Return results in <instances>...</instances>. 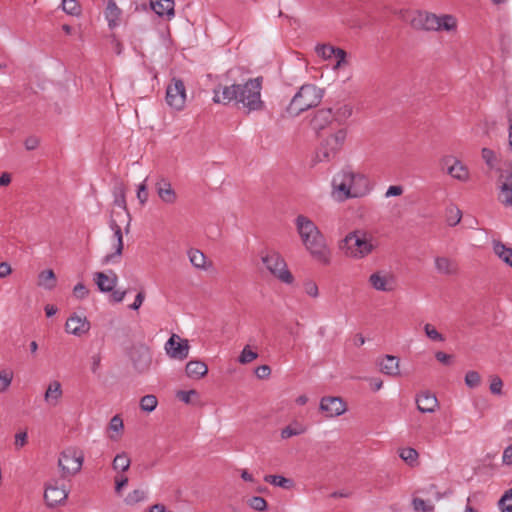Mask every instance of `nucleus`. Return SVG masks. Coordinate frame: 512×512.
Wrapping results in <instances>:
<instances>
[{"mask_svg":"<svg viewBox=\"0 0 512 512\" xmlns=\"http://www.w3.org/2000/svg\"><path fill=\"white\" fill-rule=\"evenodd\" d=\"M73 294L78 299H84L88 296L89 290L83 283H78L73 288Z\"/></svg>","mask_w":512,"mask_h":512,"instance_id":"4d7b16f0","label":"nucleus"},{"mask_svg":"<svg viewBox=\"0 0 512 512\" xmlns=\"http://www.w3.org/2000/svg\"><path fill=\"white\" fill-rule=\"evenodd\" d=\"M62 393L63 392H62L60 382L53 381L49 384V386L45 392V395H44L45 401L52 405H56L58 400L61 398Z\"/></svg>","mask_w":512,"mask_h":512,"instance_id":"cd10ccee","label":"nucleus"},{"mask_svg":"<svg viewBox=\"0 0 512 512\" xmlns=\"http://www.w3.org/2000/svg\"><path fill=\"white\" fill-rule=\"evenodd\" d=\"M412 505L414 510L417 512H434V506L426 503V501L421 498H414Z\"/></svg>","mask_w":512,"mask_h":512,"instance_id":"49530a36","label":"nucleus"},{"mask_svg":"<svg viewBox=\"0 0 512 512\" xmlns=\"http://www.w3.org/2000/svg\"><path fill=\"white\" fill-rule=\"evenodd\" d=\"M159 198L166 204H174L177 201V194L172 188L170 181L164 177L159 178L155 184Z\"/></svg>","mask_w":512,"mask_h":512,"instance_id":"dca6fc26","label":"nucleus"},{"mask_svg":"<svg viewBox=\"0 0 512 512\" xmlns=\"http://www.w3.org/2000/svg\"><path fill=\"white\" fill-rule=\"evenodd\" d=\"M255 374L259 379H265L271 374V368L268 365H260L255 369Z\"/></svg>","mask_w":512,"mask_h":512,"instance_id":"680f3d73","label":"nucleus"},{"mask_svg":"<svg viewBox=\"0 0 512 512\" xmlns=\"http://www.w3.org/2000/svg\"><path fill=\"white\" fill-rule=\"evenodd\" d=\"M381 372L389 376H397L399 371V359L392 355H386L383 362L380 363Z\"/></svg>","mask_w":512,"mask_h":512,"instance_id":"bb28decb","label":"nucleus"},{"mask_svg":"<svg viewBox=\"0 0 512 512\" xmlns=\"http://www.w3.org/2000/svg\"><path fill=\"white\" fill-rule=\"evenodd\" d=\"M502 386H503L502 380L498 376H495L492 379L491 384H490V391H491V393H493V394H501Z\"/></svg>","mask_w":512,"mask_h":512,"instance_id":"052dcab7","label":"nucleus"},{"mask_svg":"<svg viewBox=\"0 0 512 512\" xmlns=\"http://www.w3.org/2000/svg\"><path fill=\"white\" fill-rule=\"evenodd\" d=\"M493 249L499 258L512 267V248L506 247L502 242L497 241L494 243Z\"/></svg>","mask_w":512,"mask_h":512,"instance_id":"7c9ffc66","label":"nucleus"},{"mask_svg":"<svg viewBox=\"0 0 512 512\" xmlns=\"http://www.w3.org/2000/svg\"><path fill=\"white\" fill-rule=\"evenodd\" d=\"M438 16L429 12H417L411 19V26L416 30L439 31Z\"/></svg>","mask_w":512,"mask_h":512,"instance_id":"f8f14e48","label":"nucleus"},{"mask_svg":"<svg viewBox=\"0 0 512 512\" xmlns=\"http://www.w3.org/2000/svg\"><path fill=\"white\" fill-rule=\"evenodd\" d=\"M333 56L337 59L336 67L341 66L342 64H346V56L347 52L339 47H334Z\"/></svg>","mask_w":512,"mask_h":512,"instance_id":"13d9d810","label":"nucleus"},{"mask_svg":"<svg viewBox=\"0 0 512 512\" xmlns=\"http://www.w3.org/2000/svg\"><path fill=\"white\" fill-rule=\"evenodd\" d=\"M262 77L252 78L244 84L221 85L218 84L213 89V102L217 104L228 105L235 101L242 104L251 111H260L264 108V102L261 100Z\"/></svg>","mask_w":512,"mask_h":512,"instance_id":"f257e3e1","label":"nucleus"},{"mask_svg":"<svg viewBox=\"0 0 512 512\" xmlns=\"http://www.w3.org/2000/svg\"><path fill=\"white\" fill-rule=\"evenodd\" d=\"M369 283L372 287L378 291L389 292L394 290V279L389 275H381L380 272H376L370 275Z\"/></svg>","mask_w":512,"mask_h":512,"instance_id":"6ab92c4d","label":"nucleus"},{"mask_svg":"<svg viewBox=\"0 0 512 512\" xmlns=\"http://www.w3.org/2000/svg\"><path fill=\"white\" fill-rule=\"evenodd\" d=\"M62 8L67 14L70 15H78L80 13V7L77 3V0H63Z\"/></svg>","mask_w":512,"mask_h":512,"instance_id":"a18cd8bd","label":"nucleus"},{"mask_svg":"<svg viewBox=\"0 0 512 512\" xmlns=\"http://www.w3.org/2000/svg\"><path fill=\"white\" fill-rule=\"evenodd\" d=\"M417 409L422 413H433L438 407V400L429 391L421 392L416 397Z\"/></svg>","mask_w":512,"mask_h":512,"instance_id":"a211bd4d","label":"nucleus"},{"mask_svg":"<svg viewBox=\"0 0 512 512\" xmlns=\"http://www.w3.org/2000/svg\"><path fill=\"white\" fill-rule=\"evenodd\" d=\"M40 144V139L34 135L25 139L24 145L28 151L35 150Z\"/></svg>","mask_w":512,"mask_h":512,"instance_id":"bf43d9fd","label":"nucleus"},{"mask_svg":"<svg viewBox=\"0 0 512 512\" xmlns=\"http://www.w3.org/2000/svg\"><path fill=\"white\" fill-rule=\"evenodd\" d=\"M295 222L297 231L307 250L316 260L328 264L330 262L329 251L326 247L325 238L318 227L304 215H298Z\"/></svg>","mask_w":512,"mask_h":512,"instance_id":"f03ea898","label":"nucleus"},{"mask_svg":"<svg viewBox=\"0 0 512 512\" xmlns=\"http://www.w3.org/2000/svg\"><path fill=\"white\" fill-rule=\"evenodd\" d=\"M188 256L191 264L198 269H205L206 256L198 249H190Z\"/></svg>","mask_w":512,"mask_h":512,"instance_id":"473e14b6","label":"nucleus"},{"mask_svg":"<svg viewBox=\"0 0 512 512\" xmlns=\"http://www.w3.org/2000/svg\"><path fill=\"white\" fill-rule=\"evenodd\" d=\"M90 322L86 317H80L76 313H73L65 323V330L67 333L75 336H82L90 330Z\"/></svg>","mask_w":512,"mask_h":512,"instance_id":"2eb2a0df","label":"nucleus"},{"mask_svg":"<svg viewBox=\"0 0 512 512\" xmlns=\"http://www.w3.org/2000/svg\"><path fill=\"white\" fill-rule=\"evenodd\" d=\"M144 498L145 492L140 489H135L127 495L125 501L127 504L132 505L144 500Z\"/></svg>","mask_w":512,"mask_h":512,"instance_id":"de8ad7c7","label":"nucleus"},{"mask_svg":"<svg viewBox=\"0 0 512 512\" xmlns=\"http://www.w3.org/2000/svg\"><path fill=\"white\" fill-rule=\"evenodd\" d=\"M264 481L274 485L281 487L283 489H291L294 487V481L290 478H286L281 475H266L264 477Z\"/></svg>","mask_w":512,"mask_h":512,"instance_id":"c756f323","label":"nucleus"},{"mask_svg":"<svg viewBox=\"0 0 512 512\" xmlns=\"http://www.w3.org/2000/svg\"><path fill=\"white\" fill-rule=\"evenodd\" d=\"M148 189H147V185H146V180L141 183L139 186H138V190H137V198L140 202V204L144 205L147 200H148Z\"/></svg>","mask_w":512,"mask_h":512,"instance_id":"5fc2aeb1","label":"nucleus"},{"mask_svg":"<svg viewBox=\"0 0 512 512\" xmlns=\"http://www.w3.org/2000/svg\"><path fill=\"white\" fill-rule=\"evenodd\" d=\"M110 227L114 231V235L117 238V246L114 253L108 254L104 257V264L113 261L116 256H121L123 252V237L121 227L117 224L116 220L114 219L110 220Z\"/></svg>","mask_w":512,"mask_h":512,"instance_id":"4be33fe9","label":"nucleus"},{"mask_svg":"<svg viewBox=\"0 0 512 512\" xmlns=\"http://www.w3.org/2000/svg\"><path fill=\"white\" fill-rule=\"evenodd\" d=\"M303 432V429L293 428L291 425H289L282 429L281 437L283 439H288L292 436L300 435Z\"/></svg>","mask_w":512,"mask_h":512,"instance_id":"6e6d98bb","label":"nucleus"},{"mask_svg":"<svg viewBox=\"0 0 512 512\" xmlns=\"http://www.w3.org/2000/svg\"><path fill=\"white\" fill-rule=\"evenodd\" d=\"M69 491L64 485H59L57 479H51L44 484V502L49 508H55L65 503Z\"/></svg>","mask_w":512,"mask_h":512,"instance_id":"1a4fd4ad","label":"nucleus"},{"mask_svg":"<svg viewBox=\"0 0 512 512\" xmlns=\"http://www.w3.org/2000/svg\"><path fill=\"white\" fill-rule=\"evenodd\" d=\"M352 115V107L349 105H343L338 108L336 112H333V118L338 123H342Z\"/></svg>","mask_w":512,"mask_h":512,"instance_id":"79ce46f5","label":"nucleus"},{"mask_svg":"<svg viewBox=\"0 0 512 512\" xmlns=\"http://www.w3.org/2000/svg\"><path fill=\"white\" fill-rule=\"evenodd\" d=\"M158 404L156 396L149 394L145 395L140 400V407L143 411L152 412Z\"/></svg>","mask_w":512,"mask_h":512,"instance_id":"4c0bfd02","label":"nucleus"},{"mask_svg":"<svg viewBox=\"0 0 512 512\" xmlns=\"http://www.w3.org/2000/svg\"><path fill=\"white\" fill-rule=\"evenodd\" d=\"M439 30L453 31L457 27L456 18L452 15H442L438 17Z\"/></svg>","mask_w":512,"mask_h":512,"instance_id":"f704fd0d","label":"nucleus"},{"mask_svg":"<svg viewBox=\"0 0 512 512\" xmlns=\"http://www.w3.org/2000/svg\"><path fill=\"white\" fill-rule=\"evenodd\" d=\"M320 410L325 412L327 417H337L347 410V406L340 397L325 396L320 401Z\"/></svg>","mask_w":512,"mask_h":512,"instance_id":"4468645a","label":"nucleus"},{"mask_svg":"<svg viewBox=\"0 0 512 512\" xmlns=\"http://www.w3.org/2000/svg\"><path fill=\"white\" fill-rule=\"evenodd\" d=\"M332 186L339 192L340 201L362 197L370 190L368 178L363 174L354 173L350 169H343L333 179Z\"/></svg>","mask_w":512,"mask_h":512,"instance_id":"7ed1b4c3","label":"nucleus"},{"mask_svg":"<svg viewBox=\"0 0 512 512\" xmlns=\"http://www.w3.org/2000/svg\"><path fill=\"white\" fill-rule=\"evenodd\" d=\"M121 14H122V11L116 5L115 1L107 0L105 16L108 21L109 28L113 29L119 25V20H120Z\"/></svg>","mask_w":512,"mask_h":512,"instance_id":"393cba45","label":"nucleus"},{"mask_svg":"<svg viewBox=\"0 0 512 512\" xmlns=\"http://www.w3.org/2000/svg\"><path fill=\"white\" fill-rule=\"evenodd\" d=\"M340 248L347 256L363 258L370 254L374 248L369 241L367 233L363 230H355L346 235L340 244Z\"/></svg>","mask_w":512,"mask_h":512,"instance_id":"39448f33","label":"nucleus"},{"mask_svg":"<svg viewBox=\"0 0 512 512\" xmlns=\"http://www.w3.org/2000/svg\"><path fill=\"white\" fill-rule=\"evenodd\" d=\"M11 381H12V375L11 374L0 373V391L1 392L5 391L9 387V385L11 384Z\"/></svg>","mask_w":512,"mask_h":512,"instance_id":"e2e57ef3","label":"nucleus"},{"mask_svg":"<svg viewBox=\"0 0 512 512\" xmlns=\"http://www.w3.org/2000/svg\"><path fill=\"white\" fill-rule=\"evenodd\" d=\"M462 218V212L455 206H450L447 209V223L449 226L457 225Z\"/></svg>","mask_w":512,"mask_h":512,"instance_id":"ea45409f","label":"nucleus"},{"mask_svg":"<svg viewBox=\"0 0 512 512\" xmlns=\"http://www.w3.org/2000/svg\"><path fill=\"white\" fill-rule=\"evenodd\" d=\"M123 428V420L120 415L113 416L109 422V430L121 434L123 432Z\"/></svg>","mask_w":512,"mask_h":512,"instance_id":"09e8293b","label":"nucleus"},{"mask_svg":"<svg viewBox=\"0 0 512 512\" xmlns=\"http://www.w3.org/2000/svg\"><path fill=\"white\" fill-rule=\"evenodd\" d=\"M498 199L504 206L512 207V187L501 184Z\"/></svg>","mask_w":512,"mask_h":512,"instance_id":"c9c22d12","label":"nucleus"},{"mask_svg":"<svg viewBox=\"0 0 512 512\" xmlns=\"http://www.w3.org/2000/svg\"><path fill=\"white\" fill-rule=\"evenodd\" d=\"M403 191H404V190H403V187H402V186H400V185H392V186H390V187L387 189V191H386V193H385V196H386V197H395V196H400V195H402Z\"/></svg>","mask_w":512,"mask_h":512,"instance_id":"69168bd1","label":"nucleus"},{"mask_svg":"<svg viewBox=\"0 0 512 512\" xmlns=\"http://www.w3.org/2000/svg\"><path fill=\"white\" fill-rule=\"evenodd\" d=\"M132 361L134 368L142 373L149 368L151 357L147 349L137 350L132 353Z\"/></svg>","mask_w":512,"mask_h":512,"instance_id":"b1692460","label":"nucleus"},{"mask_svg":"<svg viewBox=\"0 0 512 512\" xmlns=\"http://www.w3.org/2000/svg\"><path fill=\"white\" fill-rule=\"evenodd\" d=\"M189 349L188 340L180 338L177 334H172L165 344L166 353L173 359H186Z\"/></svg>","mask_w":512,"mask_h":512,"instance_id":"9b49d317","label":"nucleus"},{"mask_svg":"<svg viewBox=\"0 0 512 512\" xmlns=\"http://www.w3.org/2000/svg\"><path fill=\"white\" fill-rule=\"evenodd\" d=\"M435 358L444 365H450L452 362L453 356L450 354H446L445 352L438 351L435 354Z\"/></svg>","mask_w":512,"mask_h":512,"instance_id":"0e129e2a","label":"nucleus"},{"mask_svg":"<svg viewBox=\"0 0 512 512\" xmlns=\"http://www.w3.org/2000/svg\"><path fill=\"white\" fill-rule=\"evenodd\" d=\"M346 136L347 131L342 128L324 138L316 150L314 161L329 162L334 159L337 153L342 149Z\"/></svg>","mask_w":512,"mask_h":512,"instance_id":"0eeeda50","label":"nucleus"},{"mask_svg":"<svg viewBox=\"0 0 512 512\" xmlns=\"http://www.w3.org/2000/svg\"><path fill=\"white\" fill-rule=\"evenodd\" d=\"M83 460V452L76 448H67L61 452L58 459V466L61 470L62 478L78 473L82 468Z\"/></svg>","mask_w":512,"mask_h":512,"instance_id":"6e6552de","label":"nucleus"},{"mask_svg":"<svg viewBox=\"0 0 512 512\" xmlns=\"http://www.w3.org/2000/svg\"><path fill=\"white\" fill-rule=\"evenodd\" d=\"M56 275L52 269L43 270L38 276V285L47 290H52L56 286Z\"/></svg>","mask_w":512,"mask_h":512,"instance_id":"c85d7f7f","label":"nucleus"},{"mask_svg":"<svg viewBox=\"0 0 512 512\" xmlns=\"http://www.w3.org/2000/svg\"><path fill=\"white\" fill-rule=\"evenodd\" d=\"M185 99L184 82L180 79L173 78L172 83H170L166 89L167 104L176 110H181L184 107Z\"/></svg>","mask_w":512,"mask_h":512,"instance_id":"9d476101","label":"nucleus"},{"mask_svg":"<svg viewBox=\"0 0 512 512\" xmlns=\"http://www.w3.org/2000/svg\"><path fill=\"white\" fill-rule=\"evenodd\" d=\"M150 8L159 16L171 19L175 15L174 0H150Z\"/></svg>","mask_w":512,"mask_h":512,"instance_id":"aec40b11","label":"nucleus"},{"mask_svg":"<svg viewBox=\"0 0 512 512\" xmlns=\"http://www.w3.org/2000/svg\"><path fill=\"white\" fill-rule=\"evenodd\" d=\"M316 52L324 59H329L333 56L334 46L328 44L318 45L316 47Z\"/></svg>","mask_w":512,"mask_h":512,"instance_id":"603ef678","label":"nucleus"},{"mask_svg":"<svg viewBox=\"0 0 512 512\" xmlns=\"http://www.w3.org/2000/svg\"><path fill=\"white\" fill-rule=\"evenodd\" d=\"M435 266L439 273L445 275H454L457 273V263L447 257H437L435 259Z\"/></svg>","mask_w":512,"mask_h":512,"instance_id":"a878e982","label":"nucleus"},{"mask_svg":"<svg viewBox=\"0 0 512 512\" xmlns=\"http://www.w3.org/2000/svg\"><path fill=\"white\" fill-rule=\"evenodd\" d=\"M400 458L410 466H413L417 462L418 452L411 447L403 448L400 450Z\"/></svg>","mask_w":512,"mask_h":512,"instance_id":"e433bc0d","label":"nucleus"},{"mask_svg":"<svg viewBox=\"0 0 512 512\" xmlns=\"http://www.w3.org/2000/svg\"><path fill=\"white\" fill-rule=\"evenodd\" d=\"M481 155L485 163L489 166V168H494L496 160L494 151L489 148H483L481 151Z\"/></svg>","mask_w":512,"mask_h":512,"instance_id":"8fccbe9b","label":"nucleus"},{"mask_svg":"<svg viewBox=\"0 0 512 512\" xmlns=\"http://www.w3.org/2000/svg\"><path fill=\"white\" fill-rule=\"evenodd\" d=\"M114 195H115L114 204L119 206L120 208H122L126 212L127 216L129 217V212L127 209V204H126V199H125V186L122 183L115 186Z\"/></svg>","mask_w":512,"mask_h":512,"instance_id":"72a5a7b5","label":"nucleus"},{"mask_svg":"<svg viewBox=\"0 0 512 512\" xmlns=\"http://www.w3.org/2000/svg\"><path fill=\"white\" fill-rule=\"evenodd\" d=\"M502 459L504 464L512 465V445L504 450Z\"/></svg>","mask_w":512,"mask_h":512,"instance_id":"774afa93","label":"nucleus"},{"mask_svg":"<svg viewBox=\"0 0 512 512\" xmlns=\"http://www.w3.org/2000/svg\"><path fill=\"white\" fill-rule=\"evenodd\" d=\"M197 395H198V392L194 389L189 390V391L179 390L176 393V397L186 404H190L192 402L191 396H197Z\"/></svg>","mask_w":512,"mask_h":512,"instance_id":"864d4df0","label":"nucleus"},{"mask_svg":"<svg viewBox=\"0 0 512 512\" xmlns=\"http://www.w3.org/2000/svg\"><path fill=\"white\" fill-rule=\"evenodd\" d=\"M185 372L189 378L200 379L207 374L208 367L202 361L191 360L186 364Z\"/></svg>","mask_w":512,"mask_h":512,"instance_id":"5701e85b","label":"nucleus"},{"mask_svg":"<svg viewBox=\"0 0 512 512\" xmlns=\"http://www.w3.org/2000/svg\"><path fill=\"white\" fill-rule=\"evenodd\" d=\"M498 506L501 512H512V488L502 495L498 501Z\"/></svg>","mask_w":512,"mask_h":512,"instance_id":"58836bf2","label":"nucleus"},{"mask_svg":"<svg viewBox=\"0 0 512 512\" xmlns=\"http://www.w3.org/2000/svg\"><path fill=\"white\" fill-rule=\"evenodd\" d=\"M110 273L111 276H108L104 272H95L93 274V280L101 292H111L117 285V275L113 271H110Z\"/></svg>","mask_w":512,"mask_h":512,"instance_id":"f3484780","label":"nucleus"},{"mask_svg":"<svg viewBox=\"0 0 512 512\" xmlns=\"http://www.w3.org/2000/svg\"><path fill=\"white\" fill-rule=\"evenodd\" d=\"M333 120V110L331 108L320 109L314 115L311 124L315 130L320 131L323 130Z\"/></svg>","mask_w":512,"mask_h":512,"instance_id":"412c9836","label":"nucleus"},{"mask_svg":"<svg viewBox=\"0 0 512 512\" xmlns=\"http://www.w3.org/2000/svg\"><path fill=\"white\" fill-rule=\"evenodd\" d=\"M257 357H258V353L252 351L250 349V346L246 345L238 357V362L241 364H248V363H251L253 360H255Z\"/></svg>","mask_w":512,"mask_h":512,"instance_id":"a19ab883","label":"nucleus"},{"mask_svg":"<svg viewBox=\"0 0 512 512\" xmlns=\"http://www.w3.org/2000/svg\"><path fill=\"white\" fill-rule=\"evenodd\" d=\"M481 377L477 371H468L465 375V384L469 388H476L480 385Z\"/></svg>","mask_w":512,"mask_h":512,"instance_id":"c03bdc74","label":"nucleus"},{"mask_svg":"<svg viewBox=\"0 0 512 512\" xmlns=\"http://www.w3.org/2000/svg\"><path fill=\"white\" fill-rule=\"evenodd\" d=\"M425 333L428 338L433 341H444V337L441 333H439L434 326L431 324H426L424 326Z\"/></svg>","mask_w":512,"mask_h":512,"instance_id":"3c124183","label":"nucleus"},{"mask_svg":"<svg viewBox=\"0 0 512 512\" xmlns=\"http://www.w3.org/2000/svg\"><path fill=\"white\" fill-rule=\"evenodd\" d=\"M128 484V477H115V492L120 494L122 489Z\"/></svg>","mask_w":512,"mask_h":512,"instance_id":"338daca9","label":"nucleus"},{"mask_svg":"<svg viewBox=\"0 0 512 512\" xmlns=\"http://www.w3.org/2000/svg\"><path fill=\"white\" fill-rule=\"evenodd\" d=\"M324 90L313 84H304L294 95L286 108L290 116H298L300 113L316 107L321 102Z\"/></svg>","mask_w":512,"mask_h":512,"instance_id":"20e7f679","label":"nucleus"},{"mask_svg":"<svg viewBox=\"0 0 512 512\" xmlns=\"http://www.w3.org/2000/svg\"><path fill=\"white\" fill-rule=\"evenodd\" d=\"M443 168H447V173L453 178L466 181L469 178V170L468 168L454 156H445L442 161Z\"/></svg>","mask_w":512,"mask_h":512,"instance_id":"ddd939ff","label":"nucleus"},{"mask_svg":"<svg viewBox=\"0 0 512 512\" xmlns=\"http://www.w3.org/2000/svg\"><path fill=\"white\" fill-rule=\"evenodd\" d=\"M131 465V460L126 452L117 454L112 462V468L115 471L126 472Z\"/></svg>","mask_w":512,"mask_h":512,"instance_id":"2f4dec72","label":"nucleus"},{"mask_svg":"<svg viewBox=\"0 0 512 512\" xmlns=\"http://www.w3.org/2000/svg\"><path fill=\"white\" fill-rule=\"evenodd\" d=\"M248 505L256 511H265L267 509V501L260 496H253L248 500Z\"/></svg>","mask_w":512,"mask_h":512,"instance_id":"37998d69","label":"nucleus"},{"mask_svg":"<svg viewBox=\"0 0 512 512\" xmlns=\"http://www.w3.org/2000/svg\"><path fill=\"white\" fill-rule=\"evenodd\" d=\"M262 263L266 269L278 280L286 284H292L294 276L287 269V264L280 253L274 250H262L260 252Z\"/></svg>","mask_w":512,"mask_h":512,"instance_id":"423d86ee","label":"nucleus"}]
</instances>
